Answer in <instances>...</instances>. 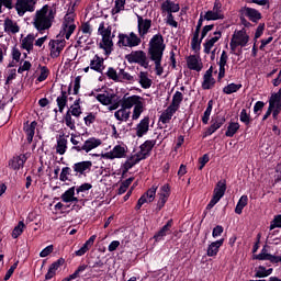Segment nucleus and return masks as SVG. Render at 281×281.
Segmentation results:
<instances>
[{"mask_svg": "<svg viewBox=\"0 0 281 281\" xmlns=\"http://www.w3.org/2000/svg\"><path fill=\"white\" fill-rule=\"evenodd\" d=\"M121 106L122 108L114 113V117L119 122H128L131 109H133L132 120L137 121L142 117V113H144V98L137 94L130 97L125 94L121 100Z\"/></svg>", "mask_w": 281, "mask_h": 281, "instance_id": "f257e3e1", "label": "nucleus"}, {"mask_svg": "<svg viewBox=\"0 0 281 281\" xmlns=\"http://www.w3.org/2000/svg\"><path fill=\"white\" fill-rule=\"evenodd\" d=\"M164 52H166V43H164V36L161 34L154 35L149 41L148 54L150 60H153L155 64L156 76L164 75V67L161 66Z\"/></svg>", "mask_w": 281, "mask_h": 281, "instance_id": "f03ea898", "label": "nucleus"}, {"mask_svg": "<svg viewBox=\"0 0 281 281\" xmlns=\"http://www.w3.org/2000/svg\"><path fill=\"white\" fill-rule=\"evenodd\" d=\"M56 19V10L49 5H44L35 12L33 18V26L40 34H45L54 25Z\"/></svg>", "mask_w": 281, "mask_h": 281, "instance_id": "7ed1b4c3", "label": "nucleus"}, {"mask_svg": "<svg viewBox=\"0 0 281 281\" xmlns=\"http://www.w3.org/2000/svg\"><path fill=\"white\" fill-rule=\"evenodd\" d=\"M76 32V13L69 11L65 16L61 24L59 36L69 41L71 34Z\"/></svg>", "mask_w": 281, "mask_h": 281, "instance_id": "20e7f679", "label": "nucleus"}, {"mask_svg": "<svg viewBox=\"0 0 281 281\" xmlns=\"http://www.w3.org/2000/svg\"><path fill=\"white\" fill-rule=\"evenodd\" d=\"M99 34L102 36V41L100 42L101 49H104L105 54H111V49L113 48V38L111 37V27L109 24L101 22L98 30Z\"/></svg>", "mask_w": 281, "mask_h": 281, "instance_id": "39448f33", "label": "nucleus"}, {"mask_svg": "<svg viewBox=\"0 0 281 281\" xmlns=\"http://www.w3.org/2000/svg\"><path fill=\"white\" fill-rule=\"evenodd\" d=\"M247 43H249V34H247V30L241 29L235 31L229 44L232 53H236L237 47H247Z\"/></svg>", "mask_w": 281, "mask_h": 281, "instance_id": "423d86ee", "label": "nucleus"}, {"mask_svg": "<svg viewBox=\"0 0 281 281\" xmlns=\"http://www.w3.org/2000/svg\"><path fill=\"white\" fill-rule=\"evenodd\" d=\"M119 47H139L142 45V37L137 35L135 32H131L128 34H119Z\"/></svg>", "mask_w": 281, "mask_h": 281, "instance_id": "0eeeda50", "label": "nucleus"}, {"mask_svg": "<svg viewBox=\"0 0 281 281\" xmlns=\"http://www.w3.org/2000/svg\"><path fill=\"white\" fill-rule=\"evenodd\" d=\"M205 21H223L225 13L223 12V3L221 0H215L212 10L204 13Z\"/></svg>", "mask_w": 281, "mask_h": 281, "instance_id": "6e6552de", "label": "nucleus"}, {"mask_svg": "<svg viewBox=\"0 0 281 281\" xmlns=\"http://www.w3.org/2000/svg\"><path fill=\"white\" fill-rule=\"evenodd\" d=\"M24 133L26 135L27 142H41L43 136L41 135V131L38 128V123L36 121L26 122L24 124Z\"/></svg>", "mask_w": 281, "mask_h": 281, "instance_id": "1a4fd4ad", "label": "nucleus"}, {"mask_svg": "<svg viewBox=\"0 0 281 281\" xmlns=\"http://www.w3.org/2000/svg\"><path fill=\"white\" fill-rule=\"evenodd\" d=\"M36 3L38 0H16L14 8L18 16H25L26 12H34Z\"/></svg>", "mask_w": 281, "mask_h": 281, "instance_id": "9d476101", "label": "nucleus"}, {"mask_svg": "<svg viewBox=\"0 0 281 281\" xmlns=\"http://www.w3.org/2000/svg\"><path fill=\"white\" fill-rule=\"evenodd\" d=\"M137 19V32L140 40L144 41L148 34H150V30L153 27V20L148 18H144L139 14H136Z\"/></svg>", "mask_w": 281, "mask_h": 281, "instance_id": "9b49d317", "label": "nucleus"}, {"mask_svg": "<svg viewBox=\"0 0 281 281\" xmlns=\"http://www.w3.org/2000/svg\"><path fill=\"white\" fill-rule=\"evenodd\" d=\"M127 63L140 65L144 69H148V58L144 50H133L131 54L126 55Z\"/></svg>", "mask_w": 281, "mask_h": 281, "instance_id": "f8f14e48", "label": "nucleus"}, {"mask_svg": "<svg viewBox=\"0 0 281 281\" xmlns=\"http://www.w3.org/2000/svg\"><path fill=\"white\" fill-rule=\"evenodd\" d=\"M95 99L104 106H109V111H115L120 108V102L115 100V94L100 93L97 94Z\"/></svg>", "mask_w": 281, "mask_h": 281, "instance_id": "ddd939ff", "label": "nucleus"}, {"mask_svg": "<svg viewBox=\"0 0 281 281\" xmlns=\"http://www.w3.org/2000/svg\"><path fill=\"white\" fill-rule=\"evenodd\" d=\"M93 168V162L91 160H83L72 165L74 177L87 176L88 172H91Z\"/></svg>", "mask_w": 281, "mask_h": 281, "instance_id": "4468645a", "label": "nucleus"}, {"mask_svg": "<svg viewBox=\"0 0 281 281\" xmlns=\"http://www.w3.org/2000/svg\"><path fill=\"white\" fill-rule=\"evenodd\" d=\"M157 186L154 184L151 188H149L137 201L135 210L136 212L142 210V205L144 203H153L155 201V196L157 195Z\"/></svg>", "mask_w": 281, "mask_h": 281, "instance_id": "2eb2a0df", "label": "nucleus"}, {"mask_svg": "<svg viewBox=\"0 0 281 281\" xmlns=\"http://www.w3.org/2000/svg\"><path fill=\"white\" fill-rule=\"evenodd\" d=\"M158 202L155 209V212H161L170 199V184L166 183L160 188V193H158Z\"/></svg>", "mask_w": 281, "mask_h": 281, "instance_id": "dca6fc26", "label": "nucleus"}, {"mask_svg": "<svg viewBox=\"0 0 281 281\" xmlns=\"http://www.w3.org/2000/svg\"><path fill=\"white\" fill-rule=\"evenodd\" d=\"M126 150H128V147L116 145L113 147L112 150L106 151L105 154H102L103 159H124L126 157Z\"/></svg>", "mask_w": 281, "mask_h": 281, "instance_id": "f3484780", "label": "nucleus"}, {"mask_svg": "<svg viewBox=\"0 0 281 281\" xmlns=\"http://www.w3.org/2000/svg\"><path fill=\"white\" fill-rule=\"evenodd\" d=\"M26 161H27V154L15 155L11 159H9L8 168H10L11 170H14L15 172H19L21 168L25 167Z\"/></svg>", "mask_w": 281, "mask_h": 281, "instance_id": "a211bd4d", "label": "nucleus"}, {"mask_svg": "<svg viewBox=\"0 0 281 281\" xmlns=\"http://www.w3.org/2000/svg\"><path fill=\"white\" fill-rule=\"evenodd\" d=\"M2 27L3 32L9 36H14V34H19V32H21V26H19V23L11 18H5L3 20Z\"/></svg>", "mask_w": 281, "mask_h": 281, "instance_id": "6ab92c4d", "label": "nucleus"}, {"mask_svg": "<svg viewBox=\"0 0 281 281\" xmlns=\"http://www.w3.org/2000/svg\"><path fill=\"white\" fill-rule=\"evenodd\" d=\"M222 37L223 33L221 31H215L213 35L209 36L203 44L204 54H211L212 48L216 46V43H218Z\"/></svg>", "mask_w": 281, "mask_h": 281, "instance_id": "aec40b11", "label": "nucleus"}, {"mask_svg": "<svg viewBox=\"0 0 281 281\" xmlns=\"http://www.w3.org/2000/svg\"><path fill=\"white\" fill-rule=\"evenodd\" d=\"M72 150H77V153H91L93 148H98L102 144V142H72Z\"/></svg>", "mask_w": 281, "mask_h": 281, "instance_id": "412c9836", "label": "nucleus"}, {"mask_svg": "<svg viewBox=\"0 0 281 281\" xmlns=\"http://www.w3.org/2000/svg\"><path fill=\"white\" fill-rule=\"evenodd\" d=\"M65 40L58 37L49 42L48 47L50 49L52 58H58L60 56V52L65 49Z\"/></svg>", "mask_w": 281, "mask_h": 281, "instance_id": "4be33fe9", "label": "nucleus"}, {"mask_svg": "<svg viewBox=\"0 0 281 281\" xmlns=\"http://www.w3.org/2000/svg\"><path fill=\"white\" fill-rule=\"evenodd\" d=\"M241 16H247V19H249V21H251L252 23H258V21H260V19H262V13H260V11L254 9V8H249V7H243L239 10Z\"/></svg>", "mask_w": 281, "mask_h": 281, "instance_id": "5701e85b", "label": "nucleus"}, {"mask_svg": "<svg viewBox=\"0 0 281 281\" xmlns=\"http://www.w3.org/2000/svg\"><path fill=\"white\" fill-rule=\"evenodd\" d=\"M175 222L172 220H169L166 225H164L155 235H154V240L155 243H161L168 234H170L172 231V225Z\"/></svg>", "mask_w": 281, "mask_h": 281, "instance_id": "b1692460", "label": "nucleus"}, {"mask_svg": "<svg viewBox=\"0 0 281 281\" xmlns=\"http://www.w3.org/2000/svg\"><path fill=\"white\" fill-rule=\"evenodd\" d=\"M34 41H36V35L29 34L21 41V48L24 49V58H27V54H30L34 49Z\"/></svg>", "mask_w": 281, "mask_h": 281, "instance_id": "393cba45", "label": "nucleus"}, {"mask_svg": "<svg viewBox=\"0 0 281 281\" xmlns=\"http://www.w3.org/2000/svg\"><path fill=\"white\" fill-rule=\"evenodd\" d=\"M160 10L162 14H172L179 12L181 7L172 0H166L161 3Z\"/></svg>", "mask_w": 281, "mask_h": 281, "instance_id": "a878e982", "label": "nucleus"}, {"mask_svg": "<svg viewBox=\"0 0 281 281\" xmlns=\"http://www.w3.org/2000/svg\"><path fill=\"white\" fill-rule=\"evenodd\" d=\"M187 65L192 71H201L203 69V61H201V57L198 55H190L187 58Z\"/></svg>", "mask_w": 281, "mask_h": 281, "instance_id": "bb28decb", "label": "nucleus"}, {"mask_svg": "<svg viewBox=\"0 0 281 281\" xmlns=\"http://www.w3.org/2000/svg\"><path fill=\"white\" fill-rule=\"evenodd\" d=\"M224 243H225V238H221L216 241H212L207 247L206 256H209V258H214V256H218V251L221 247H223Z\"/></svg>", "mask_w": 281, "mask_h": 281, "instance_id": "cd10ccee", "label": "nucleus"}, {"mask_svg": "<svg viewBox=\"0 0 281 281\" xmlns=\"http://www.w3.org/2000/svg\"><path fill=\"white\" fill-rule=\"evenodd\" d=\"M227 60H229V56L227 55V52L223 50L220 60L217 63L220 70H218V78H225V71L227 70Z\"/></svg>", "mask_w": 281, "mask_h": 281, "instance_id": "c85d7f7f", "label": "nucleus"}, {"mask_svg": "<svg viewBox=\"0 0 281 281\" xmlns=\"http://www.w3.org/2000/svg\"><path fill=\"white\" fill-rule=\"evenodd\" d=\"M225 192H227V180H220L215 186L213 196L221 201L225 196Z\"/></svg>", "mask_w": 281, "mask_h": 281, "instance_id": "c756f323", "label": "nucleus"}, {"mask_svg": "<svg viewBox=\"0 0 281 281\" xmlns=\"http://www.w3.org/2000/svg\"><path fill=\"white\" fill-rule=\"evenodd\" d=\"M137 80L142 89H150L153 87V79H150L148 71H140Z\"/></svg>", "mask_w": 281, "mask_h": 281, "instance_id": "7c9ffc66", "label": "nucleus"}, {"mask_svg": "<svg viewBox=\"0 0 281 281\" xmlns=\"http://www.w3.org/2000/svg\"><path fill=\"white\" fill-rule=\"evenodd\" d=\"M95 238H98V236L92 235L88 240H86V243L82 245V247L79 250L75 251L74 255L78 257L85 256V254H87V251H89L93 247V244L95 243Z\"/></svg>", "mask_w": 281, "mask_h": 281, "instance_id": "2f4dec72", "label": "nucleus"}, {"mask_svg": "<svg viewBox=\"0 0 281 281\" xmlns=\"http://www.w3.org/2000/svg\"><path fill=\"white\" fill-rule=\"evenodd\" d=\"M155 142H144L140 145V150L136 153L138 156H140L143 159H148V156L153 151V148H155Z\"/></svg>", "mask_w": 281, "mask_h": 281, "instance_id": "473e14b6", "label": "nucleus"}, {"mask_svg": "<svg viewBox=\"0 0 281 281\" xmlns=\"http://www.w3.org/2000/svg\"><path fill=\"white\" fill-rule=\"evenodd\" d=\"M212 67L205 71L202 82V89H212V87H214V85L216 83V80L214 79V77H212Z\"/></svg>", "mask_w": 281, "mask_h": 281, "instance_id": "72a5a7b5", "label": "nucleus"}, {"mask_svg": "<svg viewBox=\"0 0 281 281\" xmlns=\"http://www.w3.org/2000/svg\"><path fill=\"white\" fill-rule=\"evenodd\" d=\"M90 69H93V71H98V74H102V71H104V58L95 55L90 60Z\"/></svg>", "mask_w": 281, "mask_h": 281, "instance_id": "f704fd0d", "label": "nucleus"}, {"mask_svg": "<svg viewBox=\"0 0 281 281\" xmlns=\"http://www.w3.org/2000/svg\"><path fill=\"white\" fill-rule=\"evenodd\" d=\"M149 126H150V119L148 117L143 119L136 127V135L138 137H144V135L148 133Z\"/></svg>", "mask_w": 281, "mask_h": 281, "instance_id": "c9c22d12", "label": "nucleus"}, {"mask_svg": "<svg viewBox=\"0 0 281 281\" xmlns=\"http://www.w3.org/2000/svg\"><path fill=\"white\" fill-rule=\"evenodd\" d=\"M269 104L272 111L273 120H278V115H280L281 111V100L270 97Z\"/></svg>", "mask_w": 281, "mask_h": 281, "instance_id": "e433bc0d", "label": "nucleus"}, {"mask_svg": "<svg viewBox=\"0 0 281 281\" xmlns=\"http://www.w3.org/2000/svg\"><path fill=\"white\" fill-rule=\"evenodd\" d=\"M177 113V110L175 108H171L170 105L161 113L159 117V122L161 124H168L170 120H172V115Z\"/></svg>", "mask_w": 281, "mask_h": 281, "instance_id": "4c0bfd02", "label": "nucleus"}, {"mask_svg": "<svg viewBox=\"0 0 281 281\" xmlns=\"http://www.w3.org/2000/svg\"><path fill=\"white\" fill-rule=\"evenodd\" d=\"M225 124V117L223 116H217L215 119L212 120V124L207 130V134L212 135V133H215V131H218V128H221V126Z\"/></svg>", "mask_w": 281, "mask_h": 281, "instance_id": "58836bf2", "label": "nucleus"}, {"mask_svg": "<svg viewBox=\"0 0 281 281\" xmlns=\"http://www.w3.org/2000/svg\"><path fill=\"white\" fill-rule=\"evenodd\" d=\"M181 102H183V93H181L180 91H176L169 106H171L176 111H179V108L181 106Z\"/></svg>", "mask_w": 281, "mask_h": 281, "instance_id": "ea45409f", "label": "nucleus"}, {"mask_svg": "<svg viewBox=\"0 0 281 281\" xmlns=\"http://www.w3.org/2000/svg\"><path fill=\"white\" fill-rule=\"evenodd\" d=\"M247 203H249V198L247 195H241L235 207V214H243V210L247 207Z\"/></svg>", "mask_w": 281, "mask_h": 281, "instance_id": "a19ab883", "label": "nucleus"}, {"mask_svg": "<svg viewBox=\"0 0 281 281\" xmlns=\"http://www.w3.org/2000/svg\"><path fill=\"white\" fill-rule=\"evenodd\" d=\"M126 7V0H115L114 7L112 8V16H115V14H120V12H124Z\"/></svg>", "mask_w": 281, "mask_h": 281, "instance_id": "79ce46f5", "label": "nucleus"}, {"mask_svg": "<svg viewBox=\"0 0 281 281\" xmlns=\"http://www.w3.org/2000/svg\"><path fill=\"white\" fill-rule=\"evenodd\" d=\"M239 89H243L240 83H228L223 88V93L226 95H232V93H237Z\"/></svg>", "mask_w": 281, "mask_h": 281, "instance_id": "37998d69", "label": "nucleus"}, {"mask_svg": "<svg viewBox=\"0 0 281 281\" xmlns=\"http://www.w3.org/2000/svg\"><path fill=\"white\" fill-rule=\"evenodd\" d=\"M76 196V187H71L68 190H66L60 199L64 203H71V200Z\"/></svg>", "mask_w": 281, "mask_h": 281, "instance_id": "c03bdc74", "label": "nucleus"}, {"mask_svg": "<svg viewBox=\"0 0 281 281\" xmlns=\"http://www.w3.org/2000/svg\"><path fill=\"white\" fill-rule=\"evenodd\" d=\"M71 177H74V173H71V168L63 167L59 175V181H71Z\"/></svg>", "mask_w": 281, "mask_h": 281, "instance_id": "a18cd8bd", "label": "nucleus"}, {"mask_svg": "<svg viewBox=\"0 0 281 281\" xmlns=\"http://www.w3.org/2000/svg\"><path fill=\"white\" fill-rule=\"evenodd\" d=\"M81 32L85 34V36L79 37L78 43H83L85 41H87V38L91 36V32H93V29H91V24L85 23L81 26Z\"/></svg>", "mask_w": 281, "mask_h": 281, "instance_id": "49530a36", "label": "nucleus"}, {"mask_svg": "<svg viewBox=\"0 0 281 281\" xmlns=\"http://www.w3.org/2000/svg\"><path fill=\"white\" fill-rule=\"evenodd\" d=\"M57 106L59 113H63V111H65V106H67V92L61 91V94L57 97Z\"/></svg>", "mask_w": 281, "mask_h": 281, "instance_id": "de8ad7c7", "label": "nucleus"}, {"mask_svg": "<svg viewBox=\"0 0 281 281\" xmlns=\"http://www.w3.org/2000/svg\"><path fill=\"white\" fill-rule=\"evenodd\" d=\"M70 113L71 115H74V117H80V115H82L80 99L75 100L74 104L70 106Z\"/></svg>", "mask_w": 281, "mask_h": 281, "instance_id": "09e8293b", "label": "nucleus"}, {"mask_svg": "<svg viewBox=\"0 0 281 281\" xmlns=\"http://www.w3.org/2000/svg\"><path fill=\"white\" fill-rule=\"evenodd\" d=\"M214 106V101L213 100H210L207 102V108L206 110L204 111V114L202 116V122L203 124H207L210 122V116L212 115V109Z\"/></svg>", "mask_w": 281, "mask_h": 281, "instance_id": "8fccbe9b", "label": "nucleus"}, {"mask_svg": "<svg viewBox=\"0 0 281 281\" xmlns=\"http://www.w3.org/2000/svg\"><path fill=\"white\" fill-rule=\"evenodd\" d=\"M124 80L127 82H135V78L131 74L124 69H119V82H124Z\"/></svg>", "mask_w": 281, "mask_h": 281, "instance_id": "3c124183", "label": "nucleus"}, {"mask_svg": "<svg viewBox=\"0 0 281 281\" xmlns=\"http://www.w3.org/2000/svg\"><path fill=\"white\" fill-rule=\"evenodd\" d=\"M238 128H240V124L236 122L229 123L225 133L226 137H234V135H236V133L238 132Z\"/></svg>", "mask_w": 281, "mask_h": 281, "instance_id": "603ef678", "label": "nucleus"}, {"mask_svg": "<svg viewBox=\"0 0 281 281\" xmlns=\"http://www.w3.org/2000/svg\"><path fill=\"white\" fill-rule=\"evenodd\" d=\"M24 229H25V223L23 221H20L12 231V238H19V236L23 234Z\"/></svg>", "mask_w": 281, "mask_h": 281, "instance_id": "864d4df0", "label": "nucleus"}, {"mask_svg": "<svg viewBox=\"0 0 281 281\" xmlns=\"http://www.w3.org/2000/svg\"><path fill=\"white\" fill-rule=\"evenodd\" d=\"M88 265H81V266H79L76 270H75V272L72 273V274H69L68 276V278H69V280L71 281V280H76L77 278H80V273H82L83 271H87V269H88Z\"/></svg>", "mask_w": 281, "mask_h": 281, "instance_id": "5fc2aeb1", "label": "nucleus"}, {"mask_svg": "<svg viewBox=\"0 0 281 281\" xmlns=\"http://www.w3.org/2000/svg\"><path fill=\"white\" fill-rule=\"evenodd\" d=\"M203 40H199V33H194L192 41H191V47L192 49H194L195 52H199V49H201V42Z\"/></svg>", "mask_w": 281, "mask_h": 281, "instance_id": "6e6d98bb", "label": "nucleus"}, {"mask_svg": "<svg viewBox=\"0 0 281 281\" xmlns=\"http://www.w3.org/2000/svg\"><path fill=\"white\" fill-rule=\"evenodd\" d=\"M106 76L108 78H110V80H114V82H120V72H117L116 69L109 68L106 71Z\"/></svg>", "mask_w": 281, "mask_h": 281, "instance_id": "4d7b16f0", "label": "nucleus"}, {"mask_svg": "<svg viewBox=\"0 0 281 281\" xmlns=\"http://www.w3.org/2000/svg\"><path fill=\"white\" fill-rule=\"evenodd\" d=\"M271 254L267 252V246H263L259 255H254L252 260H268Z\"/></svg>", "mask_w": 281, "mask_h": 281, "instance_id": "13d9d810", "label": "nucleus"}, {"mask_svg": "<svg viewBox=\"0 0 281 281\" xmlns=\"http://www.w3.org/2000/svg\"><path fill=\"white\" fill-rule=\"evenodd\" d=\"M63 265H65V259L63 258H59L57 261L53 262L50 266H49V270L50 271H54L55 273L58 271V269H60V267H63Z\"/></svg>", "mask_w": 281, "mask_h": 281, "instance_id": "bf43d9fd", "label": "nucleus"}, {"mask_svg": "<svg viewBox=\"0 0 281 281\" xmlns=\"http://www.w3.org/2000/svg\"><path fill=\"white\" fill-rule=\"evenodd\" d=\"M48 76H49V69H47V67H42L40 71V76L37 77V82H44V80H47Z\"/></svg>", "mask_w": 281, "mask_h": 281, "instance_id": "052dcab7", "label": "nucleus"}, {"mask_svg": "<svg viewBox=\"0 0 281 281\" xmlns=\"http://www.w3.org/2000/svg\"><path fill=\"white\" fill-rule=\"evenodd\" d=\"M56 153L58 155H65L67 153V142H57Z\"/></svg>", "mask_w": 281, "mask_h": 281, "instance_id": "680f3d73", "label": "nucleus"}, {"mask_svg": "<svg viewBox=\"0 0 281 281\" xmlns=\"http://www.w3.org/2000/svg\"><path fill=\"white\" fill-rule=\"evenodd\" d=\"M16 267H19V261H15L7 271L5 276H4V281L10 280V278H12V276L14 274V271H16Z\"/></svg>", "mask_w": 281, "mask_h": 281, "instance_id": "e2e57ef3", "label": "nucleus"}, {"mask_svg": "<svg viewBox=\"0 0 281 281\" xmlns=\"http://www.w3.org/2000/svg\"><path fill=\"white\" fill-rule=\"evenodd\" d=\"M93 186L89 182H85L81 186H79L77 189L75 188L77 194H80V192H89Z\"/></svg>", "mask_w": 281, "mask_h": 281, "instance_id": "0e129e2a", "label": "nucleus"}, {"mask_svg": "<svg viewBox=\"0 0 281 281\" xmlns=\"http://www.w3.org/2000/svg\"><path fill=\"white\" fill-rule=\"evenodd\" d=\"M239 120L240 122H243V124H246V126L249 125V122H250L249 113H247L245 109L241 110L239 114Z\"/></svg>", "mask_w": 281, "mask_h": 281, "instance_id": "69168bd1", "label": "nucleus"}, {"mask_svg": "<svg viewBox=\"0 0 281 281\" xmlns=\"http://www.w3.org/2000/svg\"><path fill=\"white\" fill-rule=\"evenodd\" d=\"M210 161V154H204L202 157L199 158V170H203L206 164Z\"/></svg>", "mask_w": 281, "mask_h": 281, "instance_id": "338daca9", "label": "nucleus"}, {"mask_svg": "<svg viewBox=\"0 0 281 281\" xmlns=\"http://www.w3.org/2000/svg\"><path fill=\"white\" fill-rule=\"evenodd\" d=\"M276 227L281 228V214L276 215L271 225H270V229H276Z\"/></svg>", "mask_w": 281, "mask_h": 281, "instance_id": "774afa93", "label": "nucleus"}]
</instances>
